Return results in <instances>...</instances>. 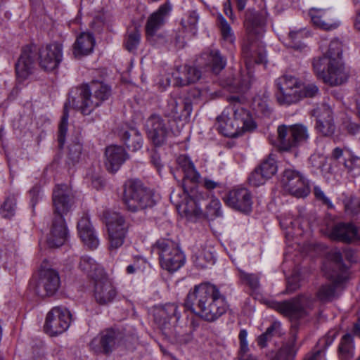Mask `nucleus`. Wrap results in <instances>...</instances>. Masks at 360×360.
I'll list each match as a JSON object with an SVG mask.
<instances>
[{
    "instance_id": "obj_1",
    "label": "nucleus",
    "mask_w": 360,
    "mask_h": 360,
    "mask_svg": "<svg viewBox=\"0 0 360 360\" xmlns=\"http://www.w3.org/2000/svg\"><path fill=\"white\" fill-rule=\"evenodd\" d=\"M186 307L207 321H214L228 309L226 297L217 286L208 283L196 285L188 293Z\"/></svg>"
},
{
    "instance_id": "obj_2",
    "label": "nucleus",
    "mask_w": 360,
    "mask_h": 360,
    "mask_svg": "<svg viewBox=\"0 0 360 360\" xmlns=\"http://www.w3.org/2000/svg\"><path fill=\"white\" fill-rule=\"evenodd\" d=\"M77 98L70 96L64 105V113L59 125L58 142L62 146L68 131V108L71 106L81 111L83 115H89L96 108L100 106L111 95L110 86L101 82H92L83 85L79 89Z\"/></svg>"
},
{
    "instance_id": "obj_3",
    "label": "nucleus",
    "mask_w": 360,
    "mask_h": 360,
    "mask_svg": "<svg viewBox=\"0 0 360 360\" xmlns=\"http://www.w3.org/2000/svg\"><path fill=\"white\" fill-rule=\"evenodd\" d=\"M230 104L218 117L219 130L225 136L235 138L256 127L248 110L239 102L236 96L228 98Z\"/></svg>"
},
{
    "instance_id": "obj_4",
    "label": "nucleus",
    "mask_w": 360,
    "mask_h": 360,
    "mask_svg": "<svg viewBox=\"0 0 360 360\" xmlns=\"http://www.w3.org/2000/svg\"><path fill=\"white\" fill-rule=\"evenodd\" d=\"M176 162L179 168L184 174V198L182 200H176L174 202L186 217L198 216L202 212L199 202L200 200L205 199L206 194L199 191L197 188H191L188 191L186 184L187 181L193 183L198 182L200 179V174L197 171L193 162L187 155H181L179 156L176 159Z\"/></svg>"
},
{
    "instance_id": "obj_5",
    "label": "nucleus",
    "mask_w": 360,
    "mask_h": 360,
    "mask_svg": "<svg viewBox=\"0 0 360 360\" xmlns=\"http://www.w3.org/2000/svg\"><path fill=\"white\" fill-rule=\"evenodd\" d=\"M71 191L68 186H58L53 191V202L57 214L53 221L47 243L51 248H58L67 240L68 231L63 215L67 213L72 206Z\"/></svg>"
},
{
    "instance_id": "obj_6",
    "label": "nucleus",
    "mask_w": 360,
    "mask_h": 360,
    "mask_svg": "<svg viewBox=\"0 0 360 360\" xmlns=\"http://www.w3.org/2000/svg\"><path fill=\"white\" fill-rule=\"evenodd\" d=\"M312 67L317 78L331 86L342 85L349 79V70L342 59L313 60Z\"/></svg>"
},
{
    "instance_id": "obj_7",
    "label": "nucleus",
    "mask_w": 360,
    "mask_h": 360,
    "mask_svg": "<svg viewBox=\"0 0 360 360\" xmlns=\"http://www.w3.org/2000/svg\"><path fill=\"white\" fill-rule=\"evenodd\" d=\"M124 202L127 208L133 212L151 207L155 204L151 191L136 181H129L126 184Z\"/></svg>"
},
{
    "instance_id": "obj_8",
    "label": "nucleus",
    "mask_w": 360,
    "mask_h": 360,
    "mask_svg": "<svg viewBox=\"0 0 360 360\" xmlns=\"http://www.w3.org/2000/svg\"><path fill=\"white\" fill-rule=\"evenodd\" d=\"M152 248L159 255L161 267L167 271H176L184 265L185 257L173 241L161 239Z\"/></svg>"
},
{
    "instance_id": "obj_9",
    "label": "nucleus",
    "mask_w": 360,
    "mask_h": 360,
    "mask_svg": "<svg viewBox=\"0 0 360 360\" xmlns=\"http://www.w3.org/2000/svg\"><path fill=\"white\" fill-rule=\"evenodd\" d=\"M315 300L310 294L300 295L292 300L282 302H273L270 307L291 320H297L309 315Z\"/></svg>"
},
{
    "instance_id": "obj_10",
    "label": "nucleus",
    "mask_w": 360,
    "mask_h": 360,
    "mask_svg": "<svg viewBox=\"0 0 360 360\" xmlns=\"http://www.w3.org/2000/svg\"><path fill=\"white\" fill-rule=\"evenodd\" d=\"M280 150L289 151L305 143L309 138L306 126L302 124L281 125L277 129Z\"/></svg>"
},
{
    "instance_id": "obj_11",
    "label": "nucleus",
    "mask_w": 360,
    "mask_h": 360,
    "mask_svg": "<svg viewBox=\"0 0 360 360\" xmlns=\"http://www.w3.org/2000/svg\"><path fill=\"white\" fill-rule=\"evenodd\" d=\"M103 219L107 227L109 248L116 250L123 245L127 236L125 220L120 213L108 210L104 211Z\"/></svg>"
},
{
    "instance_id": "obj_12",
    "label": "nucleus",
    "mask_w": 360,
    "mask_h": 360,
    "mask_svg": "<svg viewBox=\"0 0 360 360\" xmlns=\"http://www.w3.org/2000/svg\"><path fill=\"white\" fill-rule=\"evenodd\" d=\"M276 98L280 104L290 105L302 98L301 86L297 78L283 76L276 80Z\"/></svg>"
},
{
    "instance_id": "obj_13",
    "label": "nucleus",
    "mask_w": 360,
    "mask_h": 360,
    "mask_svg": "<svg viewBox=\"0 0 360 360\" xmlns=\"http://www.w3.org/2000/svg\"><path fill=\"white\" fill-rule=\"evenodd\" d=\"M71 314L65 308L56 307L46 315L44 331L51 336H56L64 333L70 326Z\"/></svg>"
},
{
    "instance_id": "obj_14",
    "label": "nucleus",
    "mask_w": 360,
    "mask_h": 360,
    "mask_svg": "<svg viewBox=\"0 0 360 360\" xmlns=\"http://www.w3.org/2000/svg\"><path fill=\"white\" fill-rule=\"evenodd\" d=\"M281 182L285 191L297 198H304L309 193L307 181L299 172L292 169H285Z\"/></svg>"
},
{
    "instance_id": "obj_15",
    "label": "nucleus",
    "mask_w": 360,
    "mask_h": 360,
    "mask_svg": "<svg viewBox=\"0 0 360 360\" xmlns=\"http://www.w3.org/2000/svg\"><path fill=\"white\" fill-rule=\"evenodd\" d=\"M38 54L40 67L46 71H52L62 61L63 47L57 43L47 44L39 49Z\"/></svg>"
},
{
    "instance_id": "obj_16",
    "label": "nucleus",
    "mask_w": 360,
    "mask_h": 360,
    "mask_svg": "<svg viewBox=\"0 0 360 360\" xmlns=\"http://www.w3.org/2000/svg\"><path fill=\"white\" fill-rule=\"evenodd\" d=\"M308 14L312 25L319 29L332 31L340 25V21L331 10L311 8Z\"/></svg>"
},
{
    "instance_id": "obj_17",
    "label": "nucleus",
    "mask_w": 360,
    "mask_h": 360,
    "mask_svg": "<svg viewBox=\"0 0 360 360\" xmlns=\"http://www.w3.org/2000/svg\"><path fill=\"white\" fill-rule=\"evenodd\" d=\"M149 139L155 146L162 144L169 132L168 122L158 115H151L146 123Z\"/></svg>"
},
{
    "instance_id": "obj_18",
    "label": "nucleus",
    "mask_w": 360,
    "mask_h": 360,
    "mask_svg": "<svg viewBox=\"0 0 360 360\" xmlns=\"http://www.w3.org/2000/svg\"><path fill=\"white\" fill-rule=\"evenodd\" d=\"M60 285V278L57 271L52 269H41L36 290L41 296H49L57 291Z\"/></svg>"
},
{
    "instance_id": "obj_19",
    "label": "nucleus",
    "mask_w": 360,
    "mask_h": 360,
    "mask_svg": "<svg viewBox=\"0 0 360 360\" xmlns=\"http://www.w3.org/2000/svg\"><path fill=\"white\" fill-rule=\"evenodd\" d=\"M331 160L342 164L352 176L360 175V158L354 155L350 151L335 148L332 152Z\"/></svg>"
},
{
    "instance_id": "obj_20",
    "label": "nucleus",
    "mask_w": 360,
    "mask_h": 360,
    "mask_svg": "<svg viewBox=\"0 0 360 360\" xmlns=\"http://www.w3.org/2000/svg\"><path fill=\"white\" fill-rule=\"evenodd\" d=\"M226 202L231 208L243 212H250L252 204L251 195L245 188L231 191L226 198Z\"/></svg>"
},
{
    "instance_id": "obj_21",
    "label": "nucleus",
    "mask_w": 360,
    "mask_h": 360,
    "mask_svg": "<svg viewBox=\"0 0 360 360\" xmlns=\"http://www.w3.org/2000/svg\"><path fill=\"white\" fill-rule=\"evenodd\" d=\"M36 49L34 46L24 48L16 65L15 71L18 79L23 81L32 72Z\"/></svg>"
},
{
    "instance_id": "obj_22",
    "label": "nucleus",
    "mask_w": 360,
    "mask_h": 360,
    "mask_svg": "<svg viewBox=\"0 0 360 360\" xmlns=\"http://www.w3.org/2000/svg\"><path fill=\"white\" fill-rule=\"evenodd\" d=\"M117 295V290L112 281L103 276L96 280L94 297L100 304L111 302Z\"/></svg>"
},
{
    "instance_id": "obj_23",
    "label": "nucleus",
    "mask_w": 360,
    "mask_h": 360,
    "mask_svg": "<svg viewBox=\"0 0 360 360\" xmlns=\"http://www.w3.org/2000/svg\"><path fill=\"white\" fill-rule=\"evenodd\" d=\"M171 11L172 6L167 2L152 13L148 16L145 25L146 34L158 31L167 22Z\"/></svg>"
},
{
    "instance_id": "obj_24",
    "label": "nucleus",
    "mask_w": 360,
    "mask_h": 360,
    "mask_svg": "<svg viewBox=\"0 0 360 360\" xmlns=\"http://www.w3.org/2000/svg\"><path fill=\"white\" fill-rule=\"evenodd\" d=\"M105 166L111 173L116 172L128 158L127 153L122 147L116 145L108 146L105 149Z\"/></svg>"
},
{
    "instance_id": "obj_25",
    "label": "nucleus",
    "mask_w": 360,
    "mask_h": 360,
    "mask_svg": "<svg viewBox=\"0 0 360 360\" xmlns=\"http://www.w3.org/2000/svg\"><path fill=\"white\" fill-rule=\"evenodd\" d=\"M200 77V71L195 67L189 65L178 67L172 72L174 85L180 86L196 82Z\"/></svg>"
},
{
    "instance_id": "obj_26",
    "label": "nucleus",
    "mask_w": 360,
    "mask_h": 360,
    "mask_svg": "<svg viewBox=\"0 0 360 360\" xmlns=\"http://www.w3.org/2000/svg\"><path fill=\"white\" fill-rule=\"evenodd\" d=\"M79 236L84 244L89 248L95 249L99 240L87 216L82 217L77 224Z\"/></svg>"
},
{
    "instance_id": "obj_27",
    "label": "nucleus",
    "mask_w": 360,
    "mask_h": 360,
    "mask_svg": "<svg viewBox=\"0 0 360 360\" xmlns=\"http://www.w3.org/2000/svg\"><path fill=\"white\" fill-rule=\"evenodd\" d=\"M95 46V39L89 32H82L77 36L73 46L72 53L75 58H81L92 53Z\"/></svg>"
},
{
    "instance_id": "obj_28",
    "label": "nucleus",
    "mask_w": 360,
    "mask_h": 360,
    "mask_svg": "<svg viewBox=\"0 0 360 360\" xmlns=\"http://www.w3.org/2000/svg\"><path fill=\"white\" fill-rule=\"evenodd\" d=\"M316 129L324 136H330L335 131L333 112L326 105L322 106L317 112Z\"/></svg>"
},
{
    "instance_id": "obj_29",
    "label": "nucleus",
    "mask_w": 360,
    "mask_h": 360,
    "mask_svg": "<svg viewBox=\"0 0 360 360\" xmlns=\"http://www.w3.org/2000/svg\"><path fill=\"white\" fill-rule=\"evenodd\" d=\"M330 236L333 239L344 242L360 240V233L357 228L352 224H336L332 229Z\"/></svg>"
},
{
    "instance_id": "obj_30",
    "label": "nucleus",
    "mask_w": 360,
    "mask_h": 360,
    "mask_svg": "<svg viewBox=\"0 0 360 360\" xmlns=\"http://www.w3.org/2000/svg\"><path fill=\"white\" fill-rule=\"evenodd\" d=\"M115 334L113 330H106L91 341V347L96 352L107 354L115 346Z\"/></svg>"
},
{
    "instance_id": "obj_31",
    "label": "nucleus",
    "mask_w": 360,
    "mask_h": 360,
    "mask_svg": "<svg viewBox=\"0 0 360 360\" xmlns=\"http://www.w3.org/2000/svg\"><path fill=\"white\" fill-rule=\"evenodd\" d=\"M243 54L246 59L247 66H249L252 62L256 63L266 62V52L264 48L259 47L255 42L243 45Z\"/></svg>"
},
{
    "instance_id": "obj_32",
    "label": "nucleus",
    "mask_w": 360,
    "mask_h": 360,
    "mask_svg": "<svg viewBox=\"0 0 360 360\" xmlns=\"http://www.w3.org/2000/svg\"><path fill=\"white\" fill-rule=\"evenodd\" d=\"M355 354L354 338L346 333L340 340L338 347V356L340 360H352Z\"/></svg>"
},
{
    "instance_id": "obj_33",
    "label": "nucleus",
    "mask_w": 360,
    "mask_h": 360,
    "mask_svg": "<svg viewBox=\"0 0 360 360\" xmlns=\"http://www.w3.org/2000/svg\"><path fill=\"white\" fill-rule=\"evenodd\" d=\"M154 316L155 321L162 326H165L173 317H175L176 320L180 318L178 307L175 304H167L164 307L157 308Z\"/></svg>"
},
{
    "instance_id": "obj_34",
    "label": "nucleus",
    "mask_w": 360,
    "mask_h": 360,
    "mask_svg": "<svg viewBox=\"0 0 360 360\" xmlns=\"http://www.w3.org/2000/svg\"><path fill=\"white\" fill-rule=\"evenodd\" d=\"M79 269L94 280H97L103 276L104 271L101 266L92 258L84 256L80 259Z\"/></svg>"
},
{
    "instance_id": "obj_35",
    "label": "nucleus",
    "mask_w": 360,
    "mask_h": 360,
    "mask_svg": "<svg viewBox=\"0 0 360 360\" xmlns=\"http://www.w3.org/2000/svg\"><path fill=\"white\" fill-rule=\"evenodd\" d=\"M323 55L313 60L328 61L331 58L342 59V44L338 39L332 40L327 46H321Z\"/></svg>"
},
{
    "instance_id": "obj_36",
    "label": "nucleus",
    "mask_w": 360,
    "mask_h": 360,
    "mask_svg": "<svg viewBox=\"0 0 360 360\" xmlns=\"http://www.w3.org/2000/svg\"><path fill=\"white\" fill-rule=\"evenodd\" d=\"M264 20L261 16L252 11L246 13L245 26L249 33L258 34L262 31Z\"/></svg>"
},
{
    "instance_id": "obj_37",
    "label": "nucleus",
    "mask_w": 360,
    "mask_h": 360,
    "mask_svg": "<svg viewBox=\"0 0 360 360\" xmlns=\"http://www.w3.org/2000/svg\"><path fill=\"white\" fill-rule=\"evenodd\" d=\"M122 139L127 148L134 151L138 150L142 147L143 139L141 134L135 129L124 132Z\"/></svg>"
},
{
    "instance_id": "obj_38",
    "label": "nucleus",
    "mask_w": 360,
    "mask_h": 360,
    "mask_svg": "<svg viewBox=\"0 0 360 360\" xmlns=\"http://www.w3.org/2000/svg\"><path fill=\"white\" fill-rule=\"evenodd\" d=\"M204 56H207L208 65L211 67L214 73H219L225 68L226 61L218 50H212L208 54L205 53Z\"/></svg>"
},
{
    "instance_id": "obj_39",
    "label": "nucleus",
    "mask_w": 360,
    "mask_h": 360,
    "mask_svg": "<svg viewBox=\"0 0 360 360\" xmlns=\"http://www.w3.org/2000/svg\"><path fill=\"white\" fill-rule=\"evenodd\" d=\"M217 25L220 30L223 40L232 44L235 40L233 32L231 25L221 13L217 15Z\"/></svg>"
},
{
    "instance_id": "obj_40",
    "label": "nucleus",
    "mask_w": 360,
    "mask_h": 360,
    "mask_svg": "<svg viewBox=\"0 0 360 360\" xmlns=\"http://www.w3.org/2000/svg\"><path fill=\"white\" fill-rule=\"evenodd\" d=\"M216 258L210 250H203L195 257V265L199 268H207L214 264Z\"/></svg>"
},
{
    "instance_id": "obj_41",
    "label": "nucleus",
    "mask_w": 360,
    "mask_h": 360,
    "mask_svg": "<svg viewBox=\"0 0 360 360\" xmlns=\"http://www.w3.org/2000/svg\"><path fill=\"white\" fill-rule=\"evenodd\" d=\"M281 325L278 323H272L266 330L265 333L259 335L257 338L258 345L261 347H265L267 342L269 341L272 337L279 335Z\"/></svg>"
},
{
    "instance_id": "obj_42",
    "label": "nucleus",
    "mask_w": 360,
    "mask_h": 360,
    "mask_svg": "<svg viewBox=\"0 0 360 360\" xmlns=\"http://www.w3.org/2000/svg\"><path fill=\"white\" fill-rule=\"evenodd\" d=\"M141 41V34L139 30L134 29L128 31L125 40L124 46L130 52L134 51L138 48Z\"/></svg>"
},
{
    "instance_id": "obj_43",
    "label": "nucleus",
    "mask_w": 360,
    "mask_h": 360,
    "mask_svg": "<svg viewBox=\"0 0 360 360\" xmlns=\"http://www.w3.org/2000/svg\"><path fill=\"white\" fill-rule=\"evenodd\" d=\"M146 36L148 42L155 47H160L172 42L171 39L166 34L159 33L158 31L146 33Z\"/></svg>"
},
{
    "instance_id": "obj_44",
    "label": "nucleus",
    "mask_w": 360,
    "mask_h": 360,
    "mask_svg": "<svg viewBox=\"0 0 360 360\" xmlns=\"http://www.w3.org/2000/svg\"><path fill=\"white\" fill-rule=\"evenodd\" d=\"M258 168L267 179L271 178L278 169L276 160L271 157L264 160Z\"/></svg>"
},
{
    "instance_id": "obj_45",
    "label": "nucleus",
    "mask_w": 360,
    "mask_h": 360,
    "mask_svg": "<svg viewBox=\"0 0 360 360\" xmlns=\"http://www.w3.org/2000/svg\"><path fill=\"white\" fill-rule=\"evenodd\" d=\"M335 296V286L334 284H326L320 287L316 292V297L321 302H329Z\"/></svg>"
},
{
    "instance_id": "obj_46",
    "label": "nucleus",
    "mask_w": 360,
    "mask_h": 360,
    "mask_svg": "<svg viewBox=\"0 0 360 360\" xmlns=\"http://www.w3.org/2000/svg\"><path fill=\"white\" fill-rule=\"evenodd\" d=\"M239 277L242 282L248 285L252 290H257L259 287V277L253 274H248L245 271L238 269Z\"/></svg>"
},
{
    "instance_id": "obj_47",
    "label": "nucleus",
    "mask_w": 360,
    "mask_h": 360,
    "mask_svg": "<svg viewBox=\"0 0 360 360\" xmlns=\"http://www.w3.org/2000/svg\"><path fill=\"white\" fill-rule=\"evenodd\" d=\"M205 214L207 218L213 219L221 215V202L217 198L211 199L206 205Z\"/></svg>"
},
{
    "instance_id": "obj_48",
    "label": "nucleus",
    "mask_w": 360,
    "mask_h": 360,
    "mask_svg": "<svg viewBox=\"0 0 360 360\" xmlns=\"http://www.w3.org/2000/svg\"><path fill=\"white\" fill-rule=\"evenodd\" d=\"M198 22V15L195 11L189 13L186 19L181 20V25L184 29L190 32H195Z\"/></svg>"
},
{
    "instance_id": "obj_49",
    "label": "nucleus",
    "mask_w": 360,
    "mask_h": 360,
    "mask_svg": "<svg viewBox=\"0 0 360 360\" xmlns=\"http://www.w3.org/2000/svg\"><path fill=\"white\" fill-rule=\"evenodd\" d=\"M15 200L14 198H8L5 200L1 209V214L4 218H10L14 214Z\"/></svg>"
},
{
    "instance_id": "obj_50",
    "label": "nucleus",
    "mask_w": 360,
    "mask_h": 360,
    "mask_svg": "<svg viewBox=\"0 0 360 360\" xmlns=\"http://www.w3.org/2000/svg\"><path fill=\"white\" fill-rule=\"evenodd\" d=\"M249 182L251 185L254 186H259L265 184V182L268 180L266 177L264 176V174L257 167L255 169V171L250 174L249 179Z\"/></svg>"
},
{
    "instance_id": "obj_51",
    "label": "nucleus",
    "mask_w": 360,
    "mask_h": 360,
    "mask_svg": "<svg viewBox=\"0 0 360 360\" xmlns=\"http://www.w3.org/2000/svg\"><path fill=\"white\" fill-rule=\"evenodd\" d=\"M288 37L291 41L288 42V46L295 49H300L302 47V45L300 44V41L303 38L302 32L290 31L288 34Z\"/></svg>"
},
{
    "instance_id": "obj_52",
    "label": "nucleus",
    "mask_w": 360,
    "mask_h": 360,
    "mask_svg": "<svg viewBox=\"0 0 360 360\" xmlns=\"http://www.w3.org/2000/svg\"><path fill=\"white\" fill-rule=\"evenodd\" d=\"M319 88L314 84H307L301 88L302 98L314 97L319 94Z\"/></svg>"
},
{
    "instance_id": "obj_53",
    "label": "nucleus",
    "mask_w": 360,
    "mask_h": 360,
    "mask_svg": "<svg viewBox=\"0 0 360 360\" xmlns=\"http://www.w3.org/2000/svg\"><path fill=\"white\" fill-rule=\"evenodd\" d=\"M314 193L316 198L319 200L321 201L323 204L327 205L328 207H333L331 201L327 196H326L324 192L321 190V188L319 186H315L314 187Z\"/></svg>"
},
{
    "instance_id": "obj_54",
    "label": "nucleus",
    "mask_w": 360,
    "mask_h": 360,
    "mask_svg": "<svg viewBox=\"0 0 360 360\" xmlns=\"http://www.w3.org/2000/svg\"><path fill=\"white\" fill-rule=\"evenodd\" d=\"M295 352L289 347L281 349L275 356L279 360H291L294 358Z\"/></svg>"
},
{
    "instance_id": "obj_55",
    "label": "nucleus",
    "mask_w": 360,
    "mask_h": 360,
    "mask_svg": "<svg viewBox=\"0 0 360 360\" xmlns=\"http://www.w3.org/2000/svg\"><path fill=\"white\" fill-rule=\"evenodd\" d=\"M325 157L319 154H314L311 155L309 159L310 164L314 168L322 167L325 162Z\"/></svg>"
},
{
    "instance_id": "obj_56",
    "label": "nucleus",
    "mask_w": 360,
    "mask_h": 360,
    "mask_svg": "<svg viewBox=\"0 0 360 360\" xmlns=\"http://www.w3.org/2000/svg\"><path fill=\"white\" fill-rule=\"evenodd\" d=\"M327 258L336 264H340L342 261V254L337 248L330 250L327 254Z\"/></svg>"
},
{
    "instance_id": "obj_57",
    "label": "nucleus",
    "mask_w": 360,
    "mask_h": 360,
    "mask_svg": "<svg viewBox=\"0 0 360 360\" xmlns=\"http://www.w3.org/2000/svg\"><path fill=\"white\" fill-rule=\"evenodd\" d=\"M181 101H176L175 99H171L169 103V106L170 108V110L174 117H180V115L181 113V108H179L181 106Z\"/></svg>"
},
{
    "instance_id": "obj_58",
    "label": "nucleus",
    "mask_w": 360,
    "mask_h": 360,
    "mask_svg": "<svg viewBox=\"0 0 360 360\" xmlns=\"http://www.w3.org/2000/svg\"><path fill=\"white\" fill-rule=\"evenodd\" d=\"M240 356L239 357L238 360H257L255 356H253L252 355L245 356L244 354L247 353L248 351V342L244 343H240Z\"/></svg>"
},
{
    "instance_id": "obj_59",
    "label": "nucleus",
    "mask_w": 360,
    "mask_h": 360,
    "mask_svg": "<svg viewBox=\"0 0 360 360\" xmlns=\"http://www.w3.org/2000/svg\"><path fill=\"white\" fill-rule=\"evenodd\" d=\"M140 263L143 264L144 261L142 259H136L133 264H129L127 266L126 271L128 274H134L137 270L141 269V266Z\"/></svg>"
},
{
    "instance_id": "obj_60",
    "label": "nucleus",
    "mask_w": 360,
    "mask_h": 360,
    "mask_svg": "<svg viewBox=\"0 0 360 360\" xmlns=\"http://www.w3.org/2000/svg\"><path fill=\"white\" fill-rule=\"evenodd\" d=\"M179 108H181V117L189 116L192 111L191 104L188 102L181 101V106H179Z\"/></svg>"
},
{
    "instance_id": "obj_61",
    "label": "nucleus",
    "mask_w": 360,
    "mask_h": 360,
    "mask_svg": "<svg viewBox=\"0 0 360 360\" xmlns=\"http://www.w3.org/2000/svg\"><path fill=\"white\" fill-rule=\"evenodd\" d=\"M224 12L232 21L235 20V16L233 13L231 2L230 0H226L224 3Z\"/></svg>"
},
{
    "instance_id": "obj_62",
    "label": "nucleus",
    "mask_w": 360,
    "mask_h": 360,
    "mask_svg": "<svg viewBox=\"0 0 360 360\" xmlns=\"http://www.w3.org/2000/svg\"><path fill=\"white\" fill-rule=\"evenodd\" d=\"M203 186L209 190L214 189L219 186V183L209 178H205L202 181Z\"/></svg>"
},
{
    "instance_id": "obj_63",
    "label": "nucleus",
    "mask_w": 360,
    "mask_h": 360,
    "mask_svg": "<svg viewBox=\"0 0 360 360\" xmlns=\"http://www.w3.org/2000/svg\"><path fill=\"white\" fill-rule=\"evenodd\" d=\"M82 152V145L77 143L72 148H70V153L72 158H77Z\"/></svg>"
},
{
    "instance_id": "obj_64",
    "label": "nucleus",
    "mask_w": 360,
    "mask_h": 360,
    "mask_svg": "<svg viewBox=\"0 0 360 360\" xmlns=\"http://www.w3.org/2000/svg\"><path fill=\"white\" fill-rule=\"evenodd\" d=\"M323 355L325 354V351L324 350H321V349H319L317 351H315L314 352H313L307 359H306L305 360H316L318 359L321 355Z\"/></svg>"
}]
</instances>
